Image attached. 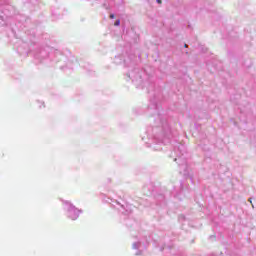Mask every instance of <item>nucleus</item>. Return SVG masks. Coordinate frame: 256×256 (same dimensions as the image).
<instances>
[{"label":"nucleus","instance_id":"f03ea898","mask_svg":"<svg viewBox=\"0 0 256 256\" xmlns=\"http://www.w3.org/2000/svg\"><path fill=\"white\" fill-rule=\"evenodd\" d=\"M110 19H115V14H110Z\"/></svg>","mask_w":256,"mask_h":256},{"label":"nucleus","instance_id":"20e7f679","mask_svg":"<svg viewBox=\"0 0 256 256\" xmlns=\"http://www.w3.org/2000/svg\"><path fill=\"white\" fill-rule=\"evenodd\" d=\"M250 203H253L252 201H251V198H249V200H248Z\"/></svg>","mask_w":256,"mask_h":256},{"label":"nucleus","instance_id":"f257e3e1","mask_svg":"<svg viewBox=\"0 0 256 256\" xmlns=\"http://www.w3.org/2000/svg\"><path fill=\"white\" fill-rule=\"evenodd\" d=\"M114 25H115L116 27H119V25H121V21H120V20H116V22L114 23Z\"/></svg>","mask_w":256,"mask_h":256},{"label":"nucleus","instance_id":"39448f33","mask_svg":"<svg viewBox=\"0 0 256 256\" xmlns=\"http://www.w3.org/2000/svg\"><path fill=\"white\" fill-rule=\"evenodd\" d=\"M184 47H187V44H185Z\"/></svg>","mask_w":256,"mask_h":256},{"label":"nucleus","instance_id":"7ed1b4c3","mask_svg":"<svg viewBox=\"0 0 256 256\" xmlns=\"http://www.w3.org/2000/svg\"><path fill=\"white\" fill-rule=\"evenodd\" d=\"M157 3L161 4V3H163V1H161V0H157Z\"/></svg>","mask_w":256,"mask_h":256}]
</instances>
